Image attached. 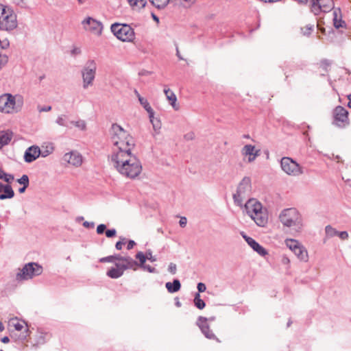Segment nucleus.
<instances>
[{
	"label": "nucleus",
	"mask_w": 351,
	"mask_h": 351,
	"mask_svg": "<svg viewBox=\"0 0 351 351\" xmlns=\"http://www.w3.org/2000/svg\"><path fill=\"white\" fill-rule=\"evenodd\" d=\"M110 162L114 169L123 176L135 179L142 171V165L132 152L118 156H110Z\"/></svg>",
	"instance_id": "obj_1"
},
{
	"label": "nucleus",
	"mask_w": 351,
	"mask_h": 351,
	"mask_svg": "<svg viewBox=\"0 0 351 351\" xmlns=\"http://www.w3.org/2000/svg\"><path fill=\"white\" fill-rule=\"evenodd\" d=\"M111 140L113 145L116 147L111 156H118L132 152L135 146L133 137L125 131L121 126L114 123L111 128Z\"/></svg>",
	"instance_id": "obj_2"
},
{
	"label": "nucleus",
	"mask_w": 351,
	"mask_h": 351,
	"mask_svg": "<svg viewBox=\"0 0 351 351\" xmlns=\"http://www.w3.org/2000/svg\"><path fill=\"white\" fill-rule=\"evenodd\" d=\"M278 219L283 228L289 229L293 234H300L303 230V217L295 208L283 209L279 214Z\"/></svg>",
	"instance_id": "obj_3"
},
{
	"label": "nucleus",
	"mask_w": 351,
	"mask_h": 351,
	"mask_svg": "<svg viewBox=\"0 0 351 351\" xmlns=\"http://www.w3.org/2000/svg\"><path fill=\"white\" fill-rule=\"evenodd\" d=\"M17 25L16 14L14 10L8 6L0 4V29L12 31L16 28Z\"/></svg>",
	"instance_id": "obj_4"
},
{
	"label": "nucleus",
	"mask_w": 351,
	"mask_h": 351,
	"mask_svg": "<svg viewBox=\"0 0 351 351\" xmlns=\"http://www.w3.org/2000/svg\"><path fill=\"white\" fill-rule=\"evenodd\" d=\"M43 271V267L37 263L31 262L24 265L16 274V278L19 281L28 280L38 276Z\"/></svg>",
	"instance_id": "obj_5"
},
{
	"label": "nucleus",
	"mask_w": 351,
	"mask_h": 351,
	"mask_svg": "<svg viewBox=\"0 0 351 351\" xmlns=\"http://www.w3.org/2000/svg\"><path fill=\"white\" fill-rule=\"evenodd\" d=\"M110 29L113 34L121 41L131 42L134 39V29L127 24L114 23Z\"/></svg>",
	"instance_id": "obj_6"
},
{
	"label": "nucleus",
	"mask_w": 351,
	"mask_h": 351,
	"mask_svg": "<svg viewBox=\"0 0 351 351\" xmlns=\"http://www.w3.org/2000/svg\"><path fill=\"white\" fill-rule=\"evenodd\" d=\"M97 71V64L95 60H88L82 69V86L84 89L93 85Z\"/></svg>",
	"instance_id": "obj_7"
},
{
	"label": "nucleus",
	"mask_w": 351,
	"mask_h": 351,
	"mask_svg": "<svg viewBox=\"0 0 351 351\" xmlns=\"http://www.w3.org/2000/svg\"><path fill=\"white\" fill-rule=\"evenodd\" d=\"M282 170L289 176H299L303 173L302 167L289 157H283L280 160Z\"/></svg>",
	"instance_id": "obj_8"
},
{
	"label": "nucleus",
	"mask_w": 351,
	"mask_h": 351,
	"mask_svg": "<svg viewBox=\"0 0 351 351\" xmlns=\"http://www.w3.org/2000/svg\"><path fill=\"white\" fill-rule=\"evenodd\" d=\"M251 190V179L249 177H244L240 182L237 192L233 195L234 202L241 204L243 198L250 195Z\"/></svg>",
	"instance_id": "obj_9"
},
{
	"label": "nucleus",
	"mask_w": 351,
	"mask_h": 351,
	"mask_svg": "<svg viewBox=\"0 0 351 351\" xmlns=\"http://www.w3.org/2000/svg\"><path fill=\"white\" fill-rule=\"evenodd\" d=\"M312 10L315 14L319 12H328L334 8L332 0H311Z\"/></svg>",
	"instance_id": "obj_10"
},
{
	"label": "nucleus",
	"mask_w": 351,
	"mask_h": 351,
	"mask_svg": "<svg viewBox=\"0 0 351 351\" xmlns=\"http://www.w3.org/2000/svg\"><path fill=\"white\" fill-rule=\"evenodd\" d=\"M63 160L73 167H78L82 165L83 158L77 151H71L64 155Z\"/></svg>",
	"instance_id": "obj_11"
},
{
	"label": "nucleus",
	"mask_w": 351,
	"mask_h": 351,
	"mask_svg": "<svg viewBox=\"0 0 351 351\" xmlns=\"http://www.w3.org/2000/svg\"><path fill=\"white\" fill-rule=\"evenodd\" d=\"M207 320L208 319L206 317L199 316L197 319V324L206 338L209 339H217L219 341L212 330H210L209 326L206 323Z\"/></svg>",
	"instance_id": "obj_12"
},
{
	"label": "nucleus",
	"mask_w": 351,
	"mask_h": 351,
	"mask_svg": "<svg viewBox=\"0 0 351 351\" xmlns=\"http://www.w3.org/2000/svg\"><path fill=\"white\" fill-rule=\"evenodd\" d=\"M41 154L40 149L37 145H32L28 147L24 154V160L30 163L36 160Z\"/></svg>",
	"instance_id": "obj_13"
},
{
	"label": "nucleus",
	"mask_w": 351,
	"mask_h": 351,
	"mask_svg": "<svg viewBox=\"0 0 351 351\" xmlns=\"http://www.w3.org/2000/svg\"><path fill=\"white\" fill-rule=\"evenodd\" d=\"M136 267H128L126 265L123 264H115V267H111L107 272V276L111 278H118L121 277L125 270L128 269H132L134 270H136Z\"/></svg>",
	"instance_id": "obj_14"
},
{
	"label": "nucleus",
	"mask_w": 351,
	"mask_h": 351,
	"mask_svg": "<svg viewBox=\"0 0 351 351\" xmlns=\"http://www.w3.org/2000/svg\"><path fill=\"white\" fill-rule=\"evenodd\" d=\"M241 154L243 156L247 157V162H252L255 160L256 158L259 156V149H256L255 146L252 145H245L241 149Z\"/></svg>",
	"instance_id": "obj_15"
},
{
	"label": "nucleus",
	"mask_w": 351,
	"mask_h": 351,
	"mask_svg": "<svg viewBox=\"0 0 351 351\" xmlns=\"http://www.w3.org/2000/svg\"><path fill=\"white\" fill-rule=\"evenodd\" d=\"M246 213L251 217L258 211L263 210L262 204L255 199H250L245 204Z\"/></svg>",
	"instance_id": "obj_16"
},
{
	"label": "nucleus",
	"mask_w": 351,
	"mask_h": 351,
	"mask_svg": "<svg viewBox=\"0 0 351 351\" xmlns=\"http://www.w3.org/2000/svg\"><path fill=\"white\" fill-rule=\"evenodd\" d=\"M9 108L10 113H16L21 111L23 105V99L20 95L13 96L11 95V98H9Z\"/></svg>",
	"instance_id": "obj_17"
},
{
	"label": "nucleus",
	"mask_w": 351,
	"mask_h": 351,
	"mask_svg": "<svg viewBox=\"0 0 351 351\" xmlns=\"http://www.w3.org/2000/svg\"><path fill=\"white\" fill-rule=\"evenodd\" d=\"M348 112L343 107L340 106L336 107L334 110V117L336 124L340 126L341 125L339 122L341 123H348Z\"/></svg>",
	"instance_id": "obj_18"
},
{
	"label": "nucleus",
	"mask_w": 351,
	"mask_h": 351,
	"mask_svg": "<svg viewBox=\"0 0 351 351\" xmlns=\"http://www.w3.org/2000/svg\"><path fill=\"white\" fill-rule=\"evenodd\" d=\"M241 234L247 243L259 255L264 256L267 254V250L259 243H258L254 239L244 234L243 233Z\"/></svg>",
	"instance_id": "obj_19"
},
{
	"label": "nucleus",
	"mask_w": 351,
	"mask_h": 351,
	"mask_svg": "<svg viewBox=\"0 0 351 351\" xmlns=\"http://www.w3.org/2000/svg\"><path fill=\"white\" fill-rule=\"evenodd\" d=\"M25 326H26V328L25 330V334H23L21 337V339H26L27 336L28 328L26 323L24 321L19 320L17 317H14L9 320V326L14 328L17 331L22 330Z\"/></svg>",
	"instance_id": "obj_20"
},
{
	"label": "nucleus",
	"mask_w": 351,
	"mask_h": 351,
	"mask_svg": "<svg viewBox=\"0 0 351 351\" xmlns=\"http://www.w3.org/2000/svg\"><path fill=\"white\" fill-rule=\"evenodd\" d=\"M113 262L117 261L115 264L126 265L128 267H137L138 263L130 256H121L120 255H113Z\"/></svg>",
	"instance_id": "obj_21"
},
{
	"label": "nucleus",
	"mask_w": 351,
	"mask_h": 351,
	"mask_svg": "<svg viewBox=\"0 0 351 351\" xmlns=\"http://www.w3.org/2000/svg\"><path fill=\"white\" fill-rule=\"evenodd\" d=\"M251 219L254 221V222L261 227H265L267 223V214L265 210H261V211H258L257 213L251 217Z\"/></svg>",
	"instance_id": "obj_22"
},
{
	"label": "nucleus",
	"mask_w": 351,
	"mask_h": 351,
	"mask_svg": "<svg viewBox=\"0 0 351 351\" xmlns=\"http://www.w3.org/2000/svg\"><path fill=\"white\" fill-rule=\"evenodd\" d=\"M9 98L11 94H4L0 97V111L4 113H10Z\"/></svg>",
	"instance_id": "obj_23"
},
{
	"label": "nucleus",
	"mask_w": 351,
	"mask_h": 351,
	"mask_svg": "<svg viewBox=\"0 0 351 351\" xmlns=\"http://www.w3.org/2000/svg\"><path fill=\"white\" fill-rule=\"evenodd\" d=\"M296 257L302 262L306 263L308 261V254L306 247L302 244L298 250L293 252Z\"/></svg>",
	"instance_id": "obj_24"
},
{
	"label": "nucleus",
	"mask_w": 351,
	"mask_h": 351,
	"mask_svg": "<svg viewBox=\"0 0 351 351\" xmlns=\"http://www.w3.org/2000/svg\"><path fill=\"white\" fill-rule=\"evenodd\" d=\"M13 134L10 130L0 131V149L8 145L12 138Z\"/></svg>",
	"instance_id": "obj_25"
},
{
	"label": "nucleus",
	"mask_w": 351,
	"mask_h": 351,
	"mask_svg": "<svg viewBox=\"0 0 351 351\" xmlns=\"http://www.w3.org/2000/svg\"><path fill=\"white\" fill-rule=\"evenodd\" d=\"M164 93L166 95L167 99L170 102L171 106L176 110L179 109V106L176 104L177 97L173 92H172L170 89H165Z\"/></svg>",
	"instance_id": "obj_26"
},
{
	"label": "nucleus",
	"mask_w": 351,
	"mask_h": 351,
	"mask_svg": "<svg viewBox=\"0 0 351 351\" xmlns=\"http://www.w3.org/2000/svg\"><path fill=\"white\" fill-rule=\"evenodd\" d=\"M333 24L335 28L339 29L345 26V21H342L339 9L333 11Z\"/></svg>",
	"instance_id": "obj_27"
},
{
	"label": "nucleus",
	"mask_w": 351,
	"mask_h": 351,
	"mask_svg": "<svg viewBox=\"0 0 351 351\" xmlns=\"http://www.w3.org/2000/svg\"><path fill=\"white\" fill-rule=\"evenodd\" d=\"M3 193L0 194V199H11L14 196V192L10 184L4 185Z\"/></svg>",
	"instance_id": "obj_28"
},
{
	"label": "nucleus",
	"mask_w": 351,
	"mask_h": 351,
	"mask_svg": "<svg viewBox=\"0 0 351 351\" xmlns=\"http://www.w3.org/2000/svg\"><path fill=\"white\" fill-rule=\"evenodd\" d=\"M165 287L169 293H176L180 289L181 284L179 280L175 279L172 283L167 282Z\"/></svg>",
	"instance_id": "obj_29"
},
{
	"label": "nucleus",
	"mask_w": 351,
	"mask_h": 351,
	"mask_svg": "<svg viewBox=\"0 0 351 351\" xmlns=\"http://www.w3.org/2000/svg\"><path fill=\"white\" fill-rule=\"evenodd\" d=\"M149 118L154 131L158 134L162 126L160 119L154 117V112H152V114H149Z\"/></svg>",
	"instance_id": "obj_30"
},
{
	"label": "nucleus",
	"mask_w": 351,
	"mask_h": 351,
	"mask_svg": "<svg viewBox=\"0 0 351 351\" xmlns=\"http://www.w3.org/2000/svg\"><path fill=\"white\" fill-rule=\"evenodd\" d=\"M285 243L286 246L293 252L295 251V250H298V247L302 245L299 241L293 239H287Z\"/></svg>",
	"instance_id": "obj_31"
},
{
	"label": "nucleus",
	"mask_w": 351,
	"mask_h": 351,
	"mask_svg": "<svg viewBox=\"0 0 351 351\" xmlns=\"http://www.w3.org/2000/svg\"><path fill=\"white\" fill-rule=\"evenodd\" d=\"M84 24H88L90 25V28L97 30L99 29V32L101 30V24L96 20L88 17L83 21Z\"/></svg>",
	"instance_id": "obj_32"
},
{
	"label": "nucleus",
	"mask_w": 351,
	"mask_h": 351,
	"mask_svg": "<svg viewBox=\"0 0 351 351\" xmlns=\"http://www.w3.org/2000/svg\"><path fill=\"white\" fill-rule=\"evenodd\" d=\"M134 10H140L144 8L147 3L146 0H127Z\"/></svg>",
	"instance_id": "obj_33"
},
{
	"label": "nucleus",
	"mask_w": 351,
	"mask_h": 351,
	"mask_svg": "<svg viewBox=\"0 0 351 351\" xmlns=\"http://www.w3.org/2000/svg\"><path fill=\"white\" fill-rule=\"evenodd\" d=\"M56 123L60 126H64L66 128H71L70 121L68 120V118L66 115H60L59 116L56 121Z\"/></svg>",
	"instance_id": "obj_34"
},
{
	"label": "nucleus",
	"mask_w": 351,
	"mask_h": 351,
	"mask_svg": "<svg viewBox=\"0 0 351 351\" xmlns=\"http://www.w3.org/2000/svg\"><path fill=\"white\" fill-rule=\"evenodd\" d=\"M45 343V333L42 332H38L35 337V342L34 346H38V345H43Z\"/></svg>",
	"instance_id": "obj_35"
},
{
	"label": "nucleus",
	"mask_w": 351,
	"mask_h": 351,
	"mask_svg": "<svg viewBox=\"0 0 351 351\" xmlns=\"http://www.w3.org/2000/svg\"><path fill=\"white\" fill-rule=\"evenodd\" d=\"M194 304L199 309H203L206 306L204 301L201 299L199 293H196L195 295Z\"/></svg>",
	"instance_id": "obj_36"
},
{
	"label": "nucleus",
	"mask_w": 351,
	"mask_h": 351,
	"mask_svg": "<svg viewBox=\"0 0 351 351\" xmlns=\"http://www.w3.org/2000/svg\"><path fill=\"white\" fill-rule=\"evenodd\" d=\"M138 101L142 106L145 108V110L148 112V114H152V112H154L147 99L143 97H139Z\"/></svg>",
	"instance_id": "obj_37"
},
{
	"label": "nucleus",
	"mask_w": 351,
	"mask_h": 351,
	"mask_svg": "<svg viewBox=\"0 0 351 351\" xmlns=\"http://www.w3.org/2000/svg\"><path fill=\"white\" fill-rule=\"evenodd\" d=\"M156 8L158 9L164 8L169 3V0H149Z\"/></svg>",
	"instance_id": "obj_38"
},
{
	"label": "nucleus",
	"mask_w": 351,
	"mask_h": 351,
	"mask_svg": "<svg viewBox=\"0 0 351 351\" xmlns=\"http://www.w3.org/2000/svg\"><path fill=\"white\" fill-rule=\"evenodd\" d=\"M326 236L329 238L337 236L338 231L332 228L331 226H327L325 228Z\"/></svg>",
	"instance_id": "obj_39"
},
{
	"label": "nucleus",
	"mask_w": 351,
	"mask_h": 351,
	"mask_svg": "<svg viewBox=\"0 0 351 351\" xmlns=\"http://www.w3.org/2000/svg\"><path fill=\"white\" fill-rule=\"evenodd\" d=\"M70 125H71V128L72 127V125H74V126L78 128L79 129H80L81 130H86V123L83 120H79L77 121H71Z\"/></svg>",
	"instance_id": "obj_40"
},
{
	"label": "nucleus",
	"mask_w": 351,
	"mask_h": 351,
	"mask_svg": "<svg viewBox=\"0 0 351 351\" xmlns=\"http://www.w3.org/2000/svg\"><path fill=\"white\" fill-rule=\"evenodd\" d=\"M136 258L140 262V264H138L137 266L141 267L143 264H145V262L147 259V256L146 254H144L142 252H139L136 254Z\"/></svg>",
	"instance_id": "obj_41"
},
{
	"label": "nucleus",
	"mask_w": 351,
	"mask_h": 351,
	"mask_svg": "<svg viewBox=\"0 0 351 351\" xmlns=\"http://www.w3.org/2000/svg\"><path fill=\"white\" fill-rule=\"evenodd\" d=\"M17 182L25 186V187H28L29 184V177L27 175H23L21 178L17 180Z\"/></svg>",
	"instance_id": "obj_42"
},
{
	"label": "nucleus",
	"mask_w": 351,
	"mask_h": 351,
	"mask_svg": "<svg viewBox=\"0 0 351 351\" xmlns=\"http://www.w3.org/2000/svg\"><path fill=\"white\" fill-rule=\"evenodd\" d=\"M1 179L10 184L14 180V178L13 175L5 172Z\"/></svg>",
	"instance_id": "obj_43"
},
{
	"label": "nucleus",
	"mask_w": 351,
	"mask_h": 351,
	"mask_svg": "<svg viewBox=\"0 0 351 351\" xmlns=\"http://www.w3.org/2000/svg\"><path fill=\"white\" fill-rule=\"evenodd\" d=\"M183 6L189 7L193 4L196 0H178Z\"/></svg>",
	"instance_id": "obj_44"
},
{
	"label": "nucleus",
	"mask_w": 351,
	"mask_h": 351,
	"mask_svg": "<svg viewBox=\"0 0 351 351\" xmlns=\"http://www.w3.org/2000/svg\"><path fill=\"white\" fill-rule=\"evenodd\" d=\"M168 271L172 274H175L176 273V271H177V267H176V265L175 263H171L169 265V267H168Z\"/></svg>",
	"instance_id": "obj_45"
},
{
	"label": "nucleus",
	"mask_w": 351,
	"mask_h": 351,
	"mask_svg": "<svg viewBox=\"0 0 351 351\" xmlns=\"http://www.w3.org/2000/svg\"><path fill=\"white\" fill-rule=\"evenodd\" d=\"M141 268H143L144 270H146L150 273H155L156 272V269L154 267L149 265H145V264H143L141 267Z\"/></svg>",
	"instance_id": "obj_46"
},
{
	"label": "nucleus",
	"mask_w": 351,
	"mask_h": 351,
	"mask_svg": "<svg viewBox=\"0 0 351 351\" xmlns=\"http://www.w3.org/2000/svg\"><path fill=\"white\" fill-rule=\"evenodd\" d=\"M337 236L341 239V240H346L348 239V232L346 231H342V232H339L338 231V234H337Z\"/></svg>",
	"instance_id": "obj_47"
},
{
	"label": "nucleus",
	"mask_w": 351,
	"mask_h": 351,
	"mask_svg": "<svg viewBox=\"0 0 351 351\" xmlns=\"http://www.w3.org/2000/svg\"><path fill=\"white\" fill-rule=\"evenodd\" d=\"M106 229V226L105 224H99L97 227V233L98 234H102L105 232Z\"/></svg>",
	"instance_id": "obj_48"
},
{
	"label": "nucleus",
	"mask_w": 351,
	"mask_h": 351,
	"mask_svg": "<svg viewBox=\"0 0 351 351\" xmlns=\"http://www.w3.org/2000/svg\"><path fill=\"white\" fill-rule=\"evenodd\" d=\"M106 236L108 238H112L116 235L117 231L115 229L107 230L106 232Z\"/></svg>",
	"instance_id": "obj_49"
},
{
	"label": "nucleus",
	"mask_w": 351,
	"mask_h": 351,
	"mask_svg": "<svg viewBox=\"0 0 351 351\" xmlns=\"http://www.w3.org/2000/svg\"><path fill=\"white\" fill-rule=\"evenodd\" d=\"M51 110V106H38V110L39 112H49Z\"/></svg>",
	"instance_id": "obj_50"
},
{
	"label": "nucleus",
	"mask_w": 351,
	"mask_h": 351,
	"mask_svg": "<svg viewBox=\"0 0 351 351\" xmlns=\"http://www.w3.org/2000/svg\"><path fill=\"white\" fill-rule=\"evenodd\" d=\"M125 238H122L121 241H119L117 242V243L115 245L116 249L118 250H121L123 245H125Z\"/></svg>",
	"instance_id": "obj_51"
},
{
	"label": "nucleus",
	"mask_w": 351,
	"mask_h": 351,
	"mask_svg": "<svg viewBox=\"0 0 351 351\" xmlns=\"http://www.w3.org/2000/svg\"><path fill=\"white\" fill-rule=\"evenodd\" d=\"M8 60V58L6 55L2 54L0 51V64H6Z\"/></svg>",
	"instance_id": "obj_52"
},
{
	"label": "nucleus",
	"mask_w": 351,
	"mask_h": 351,
	"mask_svg": "<svg viewBox=\"0 0 351 351\" xmlns=\"http://www.w3.org/2000/svg\"><path fill=\"white\" fill-rule=\"evenodd\" d=\"M197 288L199 293L204 292L206 289V287L205 284H204L202 282H199L197 284Z\"/></svg>",
	"instance_id": "obj_53"
},
{
	"label": "nucleus",
	"mask_w": 351,
	"mask_h": 351,
	"mask_svg": "<svg viewBox=\"0 0 351 351\" xmlns=\"http://www.w3.org/2000/svg\"><path fill=\"white\" fill-rule=\"evenodd\" d=\"M145 254L147 256V259L151 261L152 262H154L156 261V258L152 256V252L147 251L146 252Z\"/></svg>",
	"instance_id": "obj_54"
},
{
	"label": "nucleus",
	"mask_w": 351,
	"mask_h": 351,
	"mask_svg": "<svg viewBox=\"0 0 351 351\" xmlns=\"http://www.w3.org/2000/svg\"><path fill=\"white\" fill-rule=\"evenodd\" d=\"M187 223V219L185 217H181L179 221V224L182 228H184Z\"/></svg>",
	"instance_id": "obj_55"
},
{
	"label": "nucleus",
	"mask_w": 351,
	"mask_h": 351,
	"mask_svg": "<svg viewBox=\"0 0 351 351\" xmlns=\"http://www.w3.org/2000/svg\"><path fill=\"white\" fill-rule=\"evenodd\" d=\"M83 226H84V227H85L86 228H93L95 226V223L90 222V221H84L83 223Z\"/></svg>",
	"instance_id": "obj_56"
},
{
	"label": "nucleus",
	"mask_w": 351,
	"mask_h": 351,
	"mask_svg": "<svg viewBox=\"0 0 351 351\" xmlns=\"http://www.w3.org/2000/svg\"><path fill=\"white\" fill-rule=\"evenodd\" d=\"M321 65L324 69H327V68L330 65V62L327 60H324L321 62Z\"/></svg>",
	"instance_id": "obj_57"
},
{
	"label": "nucleus",
	"mask_w": 351,
	"mask_h": 351,
	"mask_svg": "<svg viewBox=\"0 0 351 351\" xmlns=\"http://www.w3.org/2000/svg\"><path fill=\"white\" fill-rule=\"evenodd\" d=\"M100 262H101V263H104V262H113V257H112V256H109L101 258L100 259Z\"/></svg>",
	"instance_id": "obj_58"
},
{
	"label": "nucleus",
	"mask_w": 351,
	"mask_h": 351,
	"mask_svg": "<svg viewBox=\"0 0 351 351\" xmlns=\"http://www.w3.org/2000/svg\"><path fill=\"white\" fill-rule=\"evenodd\" d=\"M281 262L283 265H289L290 263V260L287 256H283L282 257Z\"/></svg>",
	"instance_id": "obj_59"
},
{
	"label": "nucleus",
	"mask_w": 351,
	"mask_h": 351,
	"mask_svg": "<svg viewBox=\"0 0 351 351\" xmlns=\"http://www.w3.org/2000/svg\"><path fill=\"white\" fill-rule=\"evenodd\" d=\"M135 245V242L132 240H130L128 241V245H127V248L128 250H131L134 247Z\"/></svg>",
	"instance_id": "obj_60"
},
{
	"label": "nucleus",
	"mask_w": 351,
	"mask_h": 351,
	"mask_svg": "<svg viewBox=\"0 0 351 351\" xmlns=\"http://www.w3.org/2000/svg\"><path fill=\"white\" fill-rule=\"evenodd\" d=\"M51 152H52L51 150L50 151V150L47 149L45 151L41 152L40 156H42L43 157H46L48 155H49Z\"/></svg>",
	"instance_id": "obj_61"
},
{
	"label": "nucleus",
	"mask_w": 351,
	"mask_h": 351,
	"mask_svg": "<svg viewBox=\"0 0 351 351\" xmlns=\"http://www.w3.org/2000/svg\"><path fill=\"white\" fill-rule=\"evenodd\" d=\"M81 52L80 49L79 48H74L72 51H71V54L72 55H77V54H80Z\"/></svg>",
	"instance_id": "obj_62"
},
{
	"label": "nucleus",
	"mask_w": 351,
	"mask_h": 351,
	"mask_svg": "<svg viewBox=\"0 0 351 351\" xmlns=\"http://www.w3.org/2000/svg\"><path fill=\"white\" fill-rule=\"evenodd\" d=\"M1 341L4 343H7L10 341V339L8 337H4L1 339Z\"/></svg>",
	"instance_id": "obj_63"
},
{
	"label": "nucleus",
	"mask_w": 351,
	"mask_h": 351,
	"mask_svg": "<svg viewBox=\"0 0 351 351\" xmlns=\"http://www.w3.org/2000/svg\"><path fill=\"white\" fill-rule=\"evenodd\" d=\"M13 2L17 5H21L24 3V0H12Z\"/></svg>",
	"instance_id": "obj_64"
}]
</instances>
